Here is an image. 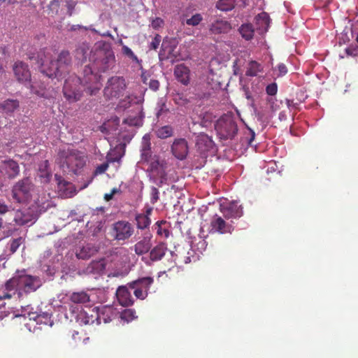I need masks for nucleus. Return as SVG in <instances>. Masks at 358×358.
Here are the masks:
<instances>
[{
    "label": "nucleus",
    "mask_w": 358,
    "mask_h": 358,
    "mask_svg": "<svg viewBox=\"0 0 358 358\" xmlns=\"http://www.w3.org/2000/svg\"><path fill=\"white\" fill-rule=\"evenodd\" d=\"M100 79L101 76L94 73L91 66H85L82 80L76 75H71L65 80L62 89L64 98L69 103L78 101L84 90L90 95L96 94L101 87Z\"/></svg>",
    "instance_id": "f257e3e1"
},
{
    "label": "nucleus",
    "mask_w": 358,
    "mask_h": 358,
    "mask_svg": "<svg viewBox=\"0 0 358 358\" xmlns=\"http://www.w3.org/2000/svg\"><path fill=\"white\" fill-rule=\"evenodd\" d=\"M41 285L39 278L27 275L24 271H17L3 286L13 297L17 294V298L21 299L24 294L35 292Z\"/></svg>",
    "instance_id": "f03ea898"
},
{
    "label": "nucleus",
    "mask_w": 358,
    "mask_h": 358,
    "mask_svg": "<svg viewBox=\"0 0 358 358\" xmlns=\"http://www.w3.org/2000/svg\"><path fill=\"white\" fill-rule=\"evenodd\" d=\"M43 53H38L36 58V64L40 71L48 78H60L69 71L71 64V57L67 50H62L58 55L57 59L50 60L45 64L43 59Z\"/></svg>",
    "instance_id": "7ed1b4c3"
},
{
    "label": "nucleus",
    "mask_w": 358,
    "mask_h": 358,
    "mask_svg": "<svg viewBox=\"0 0 358 358\" xmlns=\"http://www.w3.org/2000/svg\"><path fill=\"white\" fill-rule=\"evenodd\" d=\"M87 158L84 152L68 148L59 151L57 160L63 170L78 174L85 166Z\"/></svg>",
    "instance_id": "20e7f679"
},
{
    "label": "nucleus",
    "mask_w": 358,
    "mask_h": 358,
    "mask_svg": "<svg viewBox=\"0 0 358 358\" xmlns=\"http://www.w3.org/2000/svg\"><path fill=\"white\" fill-rule=\"evenodd\" d=\"M215 129L222 140H232L238 131L236 118L231 113L222 115L215 124Z\"/></svg>",
    "instance_id": "39448f33"
},
{
    "label": "nucleus",
    "mask_w": 358,
    "mask_h": 358,
    "mask_svg": "<svg viewBox=\"0 0 358 358\" xmlns=\"http://www.w3.org/2000/svg\"><path fill=\"white\" fill-rule=\"evenodd\" d=\"M115 62L113 50L110 47L96 49L94 53V68L100 72L112 69Z\"/></svg>",
    "instance_id": "423d86ee"
},
{
    "label": "nucleus",
    "mask_w": 358,
    "mask_h": 358,
    "mask_svg": "<svg viewBox=\"0 0 358 358\" xmlns=\"http://www.w3.org/2000/svg\"><path fill=\"white\" fill-rule=\"evenodd\" d=\"M34 187V185L29 177L18 180L12 187L13 199L19 203H25L29 199L30 193Z\"/></svg>",
    "instance_id": "0eeeda50"
},
{
    "label": "nucleus",
    "mask_w": 358,
    "mask_h": 358,
    "mask_svg": "<svg viewBox=\"0 0 358 358\" xmlns=\"http://www.w3.org/2000/svg\"><path fill=\"white\" fill-rule=\"evenodd\" d=\"M134 233L133 225L128 221L120 220L115 222L111 227V236L117 241L129 240Z\"/></svg>",
    "instance_id": "6e6552de"
},
{
    "label": "nucleus",
    "mask_w": 358,
    "mask_h": 358,
    "mask_svg": "<svg viewBox=\"0 0 358 358\" xmlns=\"http://www.w3.org/2000/svg\"><path fill=\"white\" fill-rule=\"evenodd\" d=\"M153 282V278L143 277L127 283V285L134 290V294L137 299L144 300L148 296V291Z\"/></svg>",
    "instance_id": "1a4fd4ad"
},
{
    "label": "nucleus",
    "mask_w": 358,
    "mask_h": 358,
    "mask_svg": "<svg viewBox=\"0 0 358 358\" xmlns=\"http://www.w3.org/2000/svg\"><path fill=\"white\" fill-rule=\"evenodd\" d=\"M126 89V83L123 77L113 76L108 79L104 88V94L108 98L120 97Z\"/></svg>",
    "instance_id": "9d476101"
},
{
    "label": "nucleus",
    "mask_w": 358,
    "mask_h": 358,
    "mask_svg": "<svg viewBox=\"0 0 358 358\" xmlns=\"http://www.w3.org/2000/svg\"><path fill=\"white\" fill-rule=\"evenodd\" d=\"M210 226V233L231 234L234 229L232 224L227 222L224 218L217 215L212 217Z\"/></svg>",
    "instance_id": "9b49d317"
},
{
    "label": "nucleus",
    "mask_w": 358,
    "mask_h": 358,
    "mask_svg": "<svg viewBox=\"0 0 358 358\" xmlns=\"http://www.w3.org/2000/svg\"><path fill=\"white\" fill-rule=\"evenodd\" d=\"M152 234L149 230L144 231L143 236L131 248L136 255L141 256L150 252L152 248Z\"/></svg>",
    "instance_id": "f8f14e48"
},
{
    "label": "nucleus",
    "mask_w": 358,
    "mask_h": 358,
    "mask_svg": "<svg viewBox=\"0 0 358 358\" xmlns=\"http://www.w3.org/2000/svg\"><path fill=\"white\" fill-rule=\"evenodd\" d=\"M15 78L19 83H25L31 80V72L27 64L16 61L13 65Z\"/></svg>",
    "instance_id": "ddd939ff"
},
{
    "label": "nucleus",
    "mask_w": 358,
    "mask_h": 358,
    "mask_svg": "<svg viewBox=\"0 0 358 358\" xmlns=\"http://www.w3.org/2000/svg\"><path fill=\"white\" fill-rule=\"evenodd\" d=\"M1 166L4 176L8 179H14L20 174V166L16 161L12 159L2 161Z\"/></svg>",
    "instance_id": "4468645a"
},
{
    "label": "nucleus",
    "mask_w": 358,
    "mask_h": 358,
    "mask_svg": "<svg viewBox=\"0 0 358 358\" xmlns=\"http://www.w3.org/2000/svg\"><path fill=\"white\" fill-rule=\"evenodd\" d=\"M173 155L178 159H185L188 153L187 142L185 138L176 139L171 145Z\"/></svg>",
    "instance_id": "2eb2a0df"
},
{
    "label": "nucleus",
    "mask_w": 358,
    "mask_h": 358,
    "mask_svg": "<svg viewBox=\"0 0 358 358\" xmlns=\"http://www.w3.org/2000/svg\"><path fill=\"white\" fill-rule=\"evenodd\" d=\"M231 29V24L224 19H216L209 25V32L210 34H227Z\"/></svg>",
    "instance_id": "dca6fc26"
},
{
    "label": "nucleus",
    "mask_w": 358,
    "mask_h": 358,
    "mask_svg": "<svg viewBox=\"0 0 358 358\" xmlns=\"http://www.w3.org/2000/svg\"><path fill=\"white\" fill-rule=\"evenodd\" d=\"M128 285L119 286L116 290V296L118 302L122 306H130L134 304V300L129 292Z\"/></svg>",
    "instance_id": "f3484780"
},
{
    "label": "nucleus",
    "mask_w": 358,
    "mask_h": 358,
    "mask_svg": "<svg viewBox=\"0 0 358 358\" xmlns=\"http://www.w3.org/2000/svg\"><path fill=\"white\" fill-rule=\"evenodd\" d=\"M152 213V207H147L145 212L138 213L135 216V221L138 229L146 231L148 229L150 224V215Z\"/></svg>",
    "instance_id": "a211bd4d"
},
{
    "label": "nucleus",
    "mask_w": 358,
    "mask_h": 358,
    "mask_svg": "<svg viewBox=\"0 0 358 358\" xmlns=\"http://www.w3.org/2000/svg\"><path fill=\"white\" fill-rule=\"evenodd\" d=\"M168 251L167 244L164 242H159L155 247L151 248L149 252L150 260L153 262H159L163 259Z\"/></svg>",
    "instance_id": "6ab92c4d"
},
{
    "label": "nucleus",
    "mask_w": 358,
    "mask_h": 358,
    "mask_svg": "<svg viewBox=\"0 0 358 358\" xmlns=\"http://www.w3.org/2000/svg\"><path fill=\"white\" fill-rule=\"evenodd\" d=\"M223 217L227 219H238L243 215V208L236 203H231L222 210Z\"/></svg>",
    "instance_id": "aec40b11"
},
{
    "label": "nucleus",
    "mask_w": 358,
    "mask_h": 358,
    "mask_svg": "<svg viewBox=\"0 0 358 358\" xmlns=\"http://www.w3.org/2000/svg\"><path fill=\"white\" fill-rule=\"evenodd\" d=\"M270 17L268 13L262 12L255 17L256 29L259 34H265L270 26Z\"/></svg>",
    "instance_id": "412c9836"
},
{
    "label": "nucleus",
    "mask_w": 358,
    "mask_h": 358,
    "mask_svg": "<svg viewBox=\"0 0 358 358\" xmlns=\"http://www.w3.org/2000/svg\"><path fill=\"white\" fill-rule=\"evenodd\" d=\"M239 2L241 7L245 8L248 5L247 0H218L215 8L221 11L227 12L232 10Z\"/></svg>",
    "instance_id": "4be33fe9"
},
{
    "label": "nucleus",
    "mask_w": 358,
    "mask_h": 358,
    "mask_svg": "<svg viewBox=\"0 0 358 358\" xmlns=\"http://www.w3.org/2000/svg\"><path fill=\"white\" fill-rule=\"evenodd\" d=\"M189 68L184 64L177 65L174 69V75L177 80L184 85L189 83Z\"/></svg>",
    "instance_id": "5701e85b"
},
{
    "label": "nucleus",
    "mask_w": 358,
    "mask_h": 358,
    "mask_svg": "<svg viewBox=\"0 0 358 358\" xmlns=\"http://www.w3.org/2000/svg\"><path fill=\"white\" fill-rule=\"evenodd\" d=\"M116 315V312L111 307H103L101 312L96 313V320L98 324L101 321L104 323H108L113 320Z\"/></svg>",
    "instance_id": "b1692460"
},
{
    "label": "nucleus",
    "mask_w": 358,
    "mask_h": 358,
    "mask_svg": "<svg viewBox=\"0 0 358 358\" xmlns=\"http://www.w3.org/2000/svg\"><path fill=\"white\" fill-rule=\"evenodd\" d=\"M105 259H101L98 261H92L86 268V272L88 274L101 275L106 269Z\"/></svg>",
    "instance_id": "393cba45"
},
{
    "label": "nucleus",
    "mask_w": 358,
    "mask_h": 358,
    "mask_svg": "<svg viewBox=\"0 0 358 358\" xmlns=\"http://www.w3.org/2000/svg\"><path fill=\"white\" fill-rule=\"evenodd\" d=\"M20 107L19 101L8 99L0 103V110L8 115H12Z\"/></svg>",
    "instance_id": "a878e982"
},
{
    "label": "nucleus",
    "mask_w": 358,
    "mask_h": 358,
    "mask_svg": "<svg viewBox=\"0 0 358 358\" xmlns=\"http://www.w3.org/2000/svg\"><path fill=\"white\" fill-rule=\"evenodd\" d=\"M96 252L97 249L96 247L87 243L77 250L76 257L78 259H86L94 255Z\"/></svg>",
    "instance_id": "bb28decb"
},
{
    "label": "nucleus",
    "mask_w": 358,
    "mask_h": 358,
    "mask_svg": "<svg viewBox=\"0 0 358 358\" xmlns=\"http://www.w3.org/2000/svg\"><path fill=\"white\" fill-rule=\"evenodd\" d=\"M152 155L150 137L149 134H145L143 137L141 147V158L148 162Z\"/></svg>",
    "instance_id": "cd10ccee"
},
{
    "label": "nucleus",
    "mask_w": 358,
    "mask_h": 358,
    "mask_svg": "<svg viewBox=\"0 0 358 358\" xmlns=\"http://www.w3.org/2000/svg\"><path fill=\"white\" fill-rule=\"evenodd\" d=\"M69 300L76 304H85L90 302V295L84 291L73 292L70 296Z\"/></svg>",
    "instance_id": "c85d7f7f"
},
{
    "label": "nucleus",
    "mask_w": 358,
    "mask_h": 358,
    "mask_svg": "<svg viewBox=\"0 0 358 358\" xmlns=\"http://www.w3.org/2000/svg\"><path fill=\"white\" fill-rule=\"evenodd\" d=\"M263 71V66L259 62L252 60L248 64L245 76L254 77L257 76L258 73Z\"/></svg>",
    "instance_id": "c756f323"
},
{
    "label": "nucleus",
    "mask_w": 358,
    "mask_h": 358,
    "mask_svg": "<svg viewBox=\"0 0 358 358\" xmlns=\"http://www.w3.org/2000/svg\"><path fill=\"white\" fill-rule=\"evenodd\" d=\"M31 215L21 210H17L15 213L14 222L18 226H23L31 221Z\"/></svg>",
    "instance_id": "7c9ffc66"
},
{
    "label": "nucleus",
    "mask_w": 358,
    "mask_h": 358,
    "mask_svg": "<svg viewBox=\"0 0 358 358\" xmlns=\"http://www.w3.org/2000/svg\"><path fill=\"white\" fill-rule=\"evenodd\" d=\"M239 32L243 38L249 41L253 38L255 29L252 24L247 23L240 27Z\"/></svg>",
    "instance_id": "2f4dec72"
},
{
    "label": "nucleus",
    "mask_w": 358,
    "mask_h": 358,
    "mask_svg": "<svg viewBox=\"0 0 358 358\" xmlns=\"http://www.w3.org/2000/svg\"><path fill=\"white\" fill-rule=\"evenodd\" d=\"M157 136L162 139H165L173 136V128L169 125H166L158 128L155 131Z\"/></svg>",
    "instance_id": "473e14b6"
},
{
    "label": "nucleus",
    "mask_w": 358,
    "mask_h": 358,
    "mask_svg": "<svg viewBox=\"0 0 358 358\" xmlns=\"http://www.w3.org/2000/svg\"><path fill=\"white\" fill-rule=\"evenodd\" d=\"M77 320L81 324H92L95 322L96 316L94 317L92 315L89 316L86 312L80 311V313L77 315Z\"/></svg>",
    "instance_id": "72a5a7b5"
},
{
    "label": "nucleus",
    "mask_w": 358,
    "mask_h": 358,
    "mask_svg": "<svg viewBox=\"0 0 358 358\" xmlns=\"http://www.w3.org/2000/svg\"><path fill=\"white\" fill-rule=\"evenodd\" d=\"M136 311L134 309H125L120 313V318L122 320L129 322L136 318Z\"/></svg>",
    "instance_id": "f704fd0d"
},
{
    "label": "nucleus",
    "mask_w": 358,
    "mask_h": 358,
    "mask_svg": "<svg viewBox=\"0 0 358 358\" xmlns=\"http://www.w3.org/2000/svg\"><path fill=\"white\" fill-rule=\"evenodd\" d=\"M124 123L129 126L140 127L143 124V119L141 116H129L124 120Z\"/></svg>",
    "instance_id": "c9c22d12"
},
{
    "label": "nucleus",
    "mask_w": 358,
    "mask_h": 358,
    "mask_svg": "<svg viewBox=\"0 0 358 358\" xmlns=\"http://www.w3.org/2000/svg\"><path fill=\"white\" fill-rule=\"evenodd\" d=\"M122 53L131 59L133 62L141 64V60L138 59L137 56L133 52V51L127 45H123L122 48Z\"/></svg>",
    "instance_id": "e433bc0d"
},
{
    "label": "nucleus",
    "mask_w": 358,
    "mask_h": 358,
    "mask_svg": "<svg viewBox=\"0 0 358 358\" xmlns=\"http://www.w3.org/2000/svg\"><path fill=\"white\" fill-rule=\"evenodd\" d=\"M166 224V221H157L155 224L157 226V234L159 236H164L167 238L169 236L170 231L168 229L162 228V225Z\"/></svg>",
    "instance_id": "4c0bfd02"
},
{
    "label": "nucleus",
    "mask_w": 358,
    "mask_h": 358,
    "mask_svg": "<svg viewBox=\"0 0 358 358\" xmlns=\"http://www.w3.org/2000/svg\"><path fill=\"white\" fill-rule=\"evenodd\" d=\"M202 20V15L200 13H196L190 18L187 19L185 23L189 26L195 27L199 25Z\"/></svg>",
    "instance_id": "58836bf2"
},
{
    "label": "nucleus",
    "mask_w": 358,
    "mask_h": 358,
    "mask_svg": "<svg viewBox=\"0 0 358 358\" xmlns=\"http://www.w3.org/2000/svg\"><path fill=\"white\" fill-rule=\"evenodd\" d=\"M62 1V0H52L48 5L50 13L55 15H58Z\"/></svg>",
    "instance_id": "ea45409f"
},
{
    "label": "nucleus",
    "mask_w": 358,
    "mask_h": 358,
    "mask_svg": "<svg viewBox=\"0 0 358 358\" xmlns=\"http://www.w3.org/2000/svg\"><path fill=\"white\" fill-rule=\"evenodd\" d=\"M24 242V239L22 237L13 239L10 244V251L12 254L15 253L20 245Z\"/></svg>",
    "instance_id": "a19ab883"
},
{
    "label": "nucleus",
    "mask_w": 358,
    "mask_h": 358,
    "mask_svg": "<svg viewBox=\"0 0 358 358\" xmlns=\"http://www.w3.org/2000/svg\"><path fill=\"white\" fill-rule=\"evenodd\" d=\"M64 1L67 8V14L69 16H71L76 6V2L74 0H64Z\"/></svg>",
    "instance_id": "79ce46f5"
},
{
    "label": "nucleus",
    "mask_w": 358,
    "mask_h": 358,
    "mask_svg": "<svg viewBox=\"0 0 358 358\" xmlns=\"http://www.w3.org/2000/svg\"><path fill=\"white\" fill-rule=\"evenodd\" d=\"M86 53H87V52H86L85 49L84 48H83V47H80V48H77L76 50V55H75V57L78 59H79V60L83 62V61L86 59V57H86Z\"/></svg>",
    "instance_id": "37998d69"
},
{
    "label": "nucleus",
    "mask_w": 358,
    "mask_h": 358,
    "mask_svg": "<svg viewBox=\"0 0 358 358\" xmlns=\"http://www.w3.org/2000/svg\"><path fill=\"white\" fill-rule=\"evenodd\" d=\"M266 92L268 95L274 96L278 92V86L275 83L268 85L266 87Z\"/></svg>",
    "instance_id": "c03bdc74"
},
{
    "label": "nucleus",
    "mask_w": 358,
    "mask_h": 358,
    "mask_svg": "<svg viewBox=\"0 0 358 358\" xmlns=\"http://www.w3.org/2000/svg\"><path fill=\"white\" fill-rule=\"evenodd\" d=\"M161 42V36L159 34H157L152 40L151 43H150L149 48L150 50H157L159 45V43Z\"/></svg>",
    "instance_id": "a18cd8bd"
},
{
    "label": "nucleus",
    "mask_w": 358,
    "mask_h": 358,
    "mask_svg": "<svg viewBox=\"0 0 358 358\" xmlns=\"http://www.w3.org/2000/svg\"><path fill=\"white\" fill-rule=\"evenodd\" d=\"M51 176H52L51 173L50 171H48V170L40 169L39 177L43 179V182H48L50 180Z\"/></svg>",
    "instance_id": "49530a36"
},
{
    "label": "nucleus",
    "mask_w": 358,
    "mask_h": 358,
    "mask_svg": "<svg viewBox=\"0 0 358 358\" xmlns=\"http://www.w3.org/2000/svg\"><path fill=\"white\" fill-rule=\"evenodd\" d=\"M13 298L12 294H10L4 286L0 288V301L4 299H10Z\"/></svg>",
    "instance_id": "de8ad7c7"
},
{
    "label": "nucleus",
    "mask_w": 358,
    "mask_h": 358,
    "mask_svg": "<svg viewBox=\"0 0 358 358\" xmlns=\"http://www.w3.org/2000/svg\"><path fill=\"white\" fill-rule=\"evenodd\" d=\"M120 192H121L120 189L114 187L111 189L110 193H107V194H104V199L107 201H109L113 198V196L115 194L120 193Z\"/></svg>",
    "instance_id": "09e8293b"
},
{
    "label": "nucleus",
    "mask_w": 358,
    "mask_h": 358,
    "mask_svg": "<svg viewBox=\"0 0 358 358\" xmlns=\"http://www.w3.org/2000/svg\"><path fill=\"white\" fill-rule=\"evenodd\" d=\"M108 164L107 163L101 164L96 168V169L94 172V175L96 176L98 174H101V173H104L108 169Z\"/></svg>",
    "instance_id": "8fccbe9b"
},
{
    "label": "nucleus",
    "mask_w": 358,
    "mask_h": 358,
    "mask_svg": "<svg viewBox=\"0 0 358 358\" xmlns=\"http://www.w3.org/2000/svg\"><path fill=\"white\" fill-rule=\"evenodd\" d=\"M159 190L157 188L152 187L151 189V198H150V202L152 203H155L159 199Z\"/></svg>",
    "instance_id": "3c124183"
},
{
    "label": "nucleus",
    "mask_w": 358,
    "mask_h": 358,
    "mask_svg": "<svg viewBox=\"0 0 358 358\" xmlns=\"http://www.w3.org/2000/svg\"><path fill=\"white\" fill-rule=\"evenodd\" d=\"M164 24V20L160 17H156L152 21L151 25L153 29H157Z\"/></svg>",
    "instance_id": "603ef678"
},
{
    "label": "nucleus",
    "mask_w": 358,
    "mask_h": 358,
    "mask_svg": "<svg viewBox=\"0 0 358 358\" xmlns=\"http://www.w3.org/2000/svg\"><path fill=\"white\" fill-rule=\"evenodd\" d=\"M9 211V206L3 199H0V215H5Z\"/></svg>",
    "instance_id": "864d4df0"
},
{
    "label": "nucleus",
    "mask_w": 358,
    "mask_h": 358,
    "mask_svg": "<svg viewBox=\"0 0 358 358\" xmlns=\"http://www.w3.org/2000/svg\"><path fill=\"white\" fill-rule=\"evenodd\" d=\"M277 68L279 71V76H283L287 73V66L284 64H279Z\"/></svg>",
    "instance_id": "5fc2aeb1"
},
{
    "label": "nucleus",
    "mask_w": 358,
    "mask_h": 358,
    "mask_svg": "<svg viewBox=\"0 0 358 358\" xmlns=\"http://www.w3.org/2000/svg\"><path fill=\"white\" fill-rule=\"evenodd\" d=\"M149 87L153 91L158 90L159 87V83L157 80H151L149 83Z\"/></svg>",
    "instance_id": "6e6d98bb"
},
{
    "label": "nucleus",
    "mask_w": 358,
    "mask_h": 358,
    "mask_svg": "<svg viewBox=\"0 0 358 358\" xmlns=\"http://www.w3.org/2000/svg\"><path fill=\"white\" fill-rule=\"evenodd\" d=\"M55 178L59 185H62L63 187H65L66 185H68V182L65 181L61 176L55 174Z\"/></svg>",
    "instance_id": "4d7b16f0"
},
{
    "label": "nucleus",
    "mask_w": 358,
    "mask_h": 358,
    "mask_svg": "<svg viewBox=\"0 0 358 358\" xmlns=\"http://www.w3.org/2000/svg\"><path fill=\"white\" fill-rule=\"evenodd\" d=\"M71 337H72V339L74 341L75 344H77L78 343L80 342V341H81V337L79 336L78 331H74L72 333Z\"/></svg>",
    "instance_id": "13d9d810"
},
{
    "label": "nucleus",
    "mask_w": 358,
    "mask_h": 358,
    "mask_svg": "<svg viewBox=\"0 0 358 358\" xmlns=\"http://www.w3.org/2000/svg\"><path fill=\"white\" fill-rule=\"evenodd\" d=\"M199 141H205L206 143H208L209 144H210L212 142L209 137L206 134H202L199 136Z\"/></svg>",
    "instance_id": "bf43d9fd"
},
{
    "label": "nucleus",
    "mask_w": 358,
    "mask_h": 358,
    "mask_svg": "<svg viewBox=\"0 0 358 358\" xmlns=\"http://www.w3.org/2000/svg\"><path fill=\"white\" fill-rule=\"evenodd\" d=\"M249 131H250V137L248 140V142L250 145H252V143L255 140V133L253 130H252L250 129H249Z\"/></svg>",
    "instance_id": "052dcab7"
},
{
    "label": "nucleus",
    "mask_w": 358,
    "mask_h": 358,
    "mask_svg": "<svg viewBox=\"0 0 358 358\" xmlns=\"http://www.w3.org/2000/svg\"><path fill=\"white\" fill-rule=\"evenodd\" d=\"M286 104L289 108H296L297 103H294L293 100L286 99Z\"/></svg>",
    "instance_id": "680f3d73"
},
{
    "label": "nucleus",
    "mask_w": 358,
    "mask_h": 358,
    "mask_svg": "<svg viewBox=\"0 0 358 358\" xmlns=\"http://www.w3.org/2000/svg\"><path fill=\"white\" fill-rule=\"evenodd\" d=\"M267 101H268V102L269 103H271V110H272L273 111V110H275V108H274V107H273V104H274V102H275L274 99H273V98H268V99H267Z\"/></svg>",
    "instance_id": "e2e57ef3"
},
{
    "label": "nucleus",
    "mask_w": 358,
    "mask_h": 358,
    "mask_svg": "<svg viewBox=\"0 0 358 358\" xmlns=\"http://www.w3.org/2000/svg\"><path fill=\"white\" fill-rule=\"evenodd\" d=\"M5 176H4V173L3 172V170L1 169V166H0V184L1 183L2 180H3V177Z\"/></svg>",
    "instance_id": "0e129e2a"
},
{
    "label": "nucleus",
    "mask_w": 358,
    "mask_h": 358,
    "mask_svg": "<svg viewBox=\"0 0 358 358\" xmlns=\"http://www.w3.org/2000/svg\"><path fill=\"white\" fill-rule=\"evenodd\" d=\"M353 50L352 49H350V48H346L345 49V52L347 53L348 55H353Z\"/></svg>",
    "instance_id": "69168bd1"
},
{
    "label": "nucleus",
    "mask_w": 358,
    "mask_h": 358,
    "mask_svg": "<svg viewBox=\"0 0 358 358\" xmlns=\"http://www.w3.org/2000/svg\"><path fill=\"white\" fill-rule=\"evenodd\" d=\"M174 266H175V262L173 261L170 262V268H169V270H170L171 268L174 267Z\"/></svg>",
    "instance_id": "338daca9"
},
{
    "label": "nucleus",
    "mask_w": 358,
    "mask_h": 358,
    "mask_svg": "<svg viewBox=\"0 0 358 358\" xmlns=\"http://www.w3.org/2000/svg\"><path fill=\"white\" fill-rule=\"evenodd\" d=\"M120 158H121V157H115V158H113L111 161L112 162H118L120 159Z\"/></svg>",
    "instance_id": "774afa93"
}]
</instances>
